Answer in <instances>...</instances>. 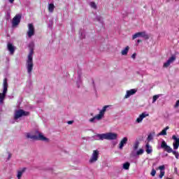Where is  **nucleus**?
I'll use <instances>...</instances> for the list:
<instances>
[{"instance_id":"f3484780","label":"nucleus","mask_w":179,"mask_h":179,"mask_svg":"<svg viewBox=\"0 0 179 179\" xmlns=\"http://www.w3.org/2000/svg\"><path fill=\"white\" fill-rule=\"evenodd\" d=\"M80 85H82V72L78 71L77 81H76L77 87H78V88L80 87Z\"/></svg>"},{"instance_id":"393cba45","label":"nucleus","mask_w":179,"mask_h":179,"mask_svg":"<svg viewBox=\"0 0 179 179\" xmlns=\"http://www.w3.org/2000/svg\"><path fill=\"white\" fill-rule=\"evenodd\" d=\"M165 150L168 152V153H173L174 152V150H173V148H171L170 146H167L166 148H165Z\"/></svg>"},{"instance_id":"2f4dec72","label":"nucleus","mask_w":179,"mask_h":179,"mask_svg":"<svg viewBox=\"0 0 179 179\" xmlns=\"http://www.w3.org/2000/svg\"><path fill=\"white\" fill-rule=\"evenodd\" d=\"M173 155H174L175 157H176L177 159H179V154L177 151H173Z\"/></svg>"},{"instance_id":"9b49d317","label":"nucleus","mask_w":179,"mask_h":179,"mask_svg":"<svg viewBox=\"0 0 179 179\" xmlns=\"http://www.w3.org/2000/svg\"><path fill=\"white\" fill-rule=\"evenodd\" d=\"M176 61V56H172L171 57H170L165 63H164V68H169V66H170V65H171V64H173V62H174Z\"/></svg>"},{"instance_id":"7ed1b4c3","label":"nucleus","mask_w":179,"mask_h":179,"mask_svg":"<svg viewBox=\"0 0 179 179\" xmlns=\"http://www.w3.org/2000/svg\"><path fill=\"white\" fill-rule=\"evenodd\" d=\"M28 139H33L34 141H43V142H50V139L44 136L42 133L36 131V135H33L30 133H27L26 135Z\"/></svg>"},{"instance_id":"5701e85b","label":"nucleus","mask_w":179,"mask_h":179,"mask_svg":"<svg viewBox=\"0 0 179 179\" xmlns=\"http://www.w3.org/2000/svg\"><path fill=\"white\" fill-rule=\"evenodd\" d=\"M92 90L94 93L97 92V89L96 88V84L94 83V80H92V83L91 85Z\"/></svg>"},{"instance_id":"473e14b6","label":"nucleus","mask_w":179,"mask_h":179,"mask_svg":"<svg viewBox=\"0 0 179 179\" xmlns=\"http://www.w3.org/2000/svg\"><path fill=\"white\" fill-rule=\"evenodd\" d=\"M151 176H152V177H155V176H156V170L152 169Z\"/></svg>"},{"instance_id":"f257e3e1","label":"nucleus","mask_w":179,"mask_h":179,"mask_svg":"<svg viewBox=\"0 0 179 179\" xmlns=\"http://www.w3.org/2000/svg\"><path fill=\"white\" fill-rule=\"evenodd\" d=\"M95 141H104L106 139L107 141H115L118 138V134L117 133H105L101 134H96L93 136Z\"/></svg>"},{"instance_id":"f03ea898","label":"nucleus","mask_w":179,"mask_h":179,"mask_svg":"<svg viewBox=\"0 0 179 179\" xmlns=\"http://www.w3.org/2000/svg\"><path fill=\"white\" fill-rule=\"evenodd\" d=\"M33 54H34L33 49H31L28 55L27 62H26V68H27V73H29V75H31L33 67L34 66V64H33Z\"/></svg>"},{"instance_id":"412c9836","label":"nucleus","mask_w":179,"mask_h":179,"mask_svg":"<svg viewBox=\"0 0 179 179\" xmlns=\"http://www.w3.org/2000/svg\"><path fill=\"white\" fill-rule=\"evenodd\" d=\"M169 129V126H167L158 135L159 136H160V135H162V136L167 135V129Z\"/></svg>"},{"instance_id":"ddd939ff","label":"nucleus","mask_w":179,"mask_h":179,"mask_svg":"<svg viewBox=\"0 0 179 179\" xmlns=\"http://www.w3.org/2000/svg\"><path fill=\"white\" fill-rule=\"evenodd\" d=\"M146 117H149V113H148L146 112L143 113L136 119V122H137V124H141V122H142V121H143V118H146Z\"/></svg>"},{"instance_id":"aec40b11","label":"nucleus","mask_w":179,"mask_h":179,"mask_svg":"<svg viewBox=\"0 0 179 179\" xmlns=\"http://www.w3.org/2000/svg\"><path fill=\"white\" fill-rule=\"evenodd\" d=\"M128 51H129V46H127L124 49L122 50V55H127Z\"/></svg>"},{"instance_id":"c85d7f7f","label":"nucleus","mask_w":179,"mask_h":179,"mask_svg":"<svg viewBox=\"0 0 179 179\" xmlns=\"http://www.w3.org/2000/svg\"><path fill=\"white\" fill-rule=\"evenodd\" d=\"M96 20H97V22H100V23H103V17L101 16H96Z\"/></svg>"},{"instance_id":"bb28decb","label":"nucleus","mask_w":179,"mask_h":179,"mask_svg":"<svg viewBox=\"0 0 179 179\" xmlns=\"http://www.w3.org/2000/svg\"><path fill=\"white\" fill-rule=\"evenodd\" d=\"M145 150L143 149H140L136 152V156H140V155H143Z\"/></svg>"},{"instance_id":"ea45409f","label":"nucleus","mask_w":179,"mask_h":179,"mask_svg":"<svg viewBox=\"0 0 179 179\" xmlns=\"http://www.w3.org/2000/svg\"><path fill=\"white\" fill-rule=\"evenodd\" d=\"M10 3H13L15 2V0H9Z\"/></svg>"},{"instance_id":"cd10ccee","label":"nucleus","mask_w":179,"mask_h":179,"mask_svg":"<svg viewBox=\"0 0 179 179\" xmlns=\"http://www.w3.org/2000/svg\"><path fill=\"white\" fill-rule=\"evenodd\" d=\"M169 145H167V143H166V141H162V143L161 144V148H162V149H165Z\"/></svg>"},{"instance_id":"20e7f679","label":"nucleus","mask_w":179,"mask_h":179,"mask_svg":"<svg viewBox=\"0 0 179 179\" xmlns=\"http://www.w3.org/2000/svg\"><path fill=\"white\" fill-rule=\"evenodd\" d=\"M109 106H105L103 107L102 110L99 111V113L95 115L94 117L90 119V122H96V121H100L103 117L107 108Z\"/></svg>"},{"instance_id":"c756f323","label":"nucleus","mask_w":179,"mask_h":179,"mask_svg":"<svg viewBox=\"0 0 179 179\" xmlns=\"http://www.w3.org/2000/svg\"><path fill=\"white\" fill-rule=\"evenodd\" d=\"M139 148V142L135 143L134 145V150H137V149Z\"/></svg>"},{"instance_id":"7c9ffc66","label":"nucleus","mask_w":179,"mask_h":179,"mask_svg":"<svg viewBox=\"0 0 179 179\" xmlns=\"http://www.w3.org/2000/svg\"><path fill=\"white\" fill-rule=\"evenodd\" d=\"M90 6H91V8H93L94 9H96V8H97V6L96 5V3L94 2H91Z\"/></svg>"},{"instance_id":"58836bf2","label":"nucleus","mask_w":179,"mask_h":179,"mask_svg":"<svg viewBox=\"0 0 179 179\" xmlns=\"http://www.w3.org/2000/svg\"><path fill=\"white\" fill-rule=\"evenodd\" d=\"M10 157H12V154L8 152V160H9V159H10Z\"/></svg>"},{"instance_id":"b1692460","label":"nucleus","mask_w":179,"mask_h":179,"mask_svg":"<svg viewBox=\"0 0 179 179\" xmlns=\"http://www.w3.org/2000/svg\"><path fill=\"white\" fill-rule=\"evenodd\" d=\"M129 166H130L129 162H126L123 164L122 168L124 169V170H129Z\"/></svg>"},{"instance_id":"e433bc0d","label":"nucleus","mask_w":179,"mask_h":179,"mask_svg":"<svg viewBox=\"0 0 179 179\" xmlns=\"http://www.w3.org/2000/svg\"><path fill=\"white\" fill-rule=\"evenodd\" d=\"M131 58H133V59H135V58H136V53H134V54L131 55Z\"/></svg>"},{"instance_id":"6ab92c4d","label":"nucleus","mask_w":179,"mask_h":179,"mask_svg":"<svg viewBox=\"0 0 179 179\" xmlns=\"http://www.w3.org/2000/svg\"><path fill=\"white\" fill-rule=\"evenodd\" d=\"M24 171H26V168H22V170L17 171V178H22V176H23V173H24Z\"/></svg>"},{"instance_id":"4be33fe9","label":"nucleus","mask_w":179,"mask_h":179,"mask_svg":"<svg viewBox=\"0 0 179 179\" xmlns=\"http://www.w3.org/2000/svg\"><path fill=\"white\" fill-rule=\"evenodd\" d=\"M55 8V6H54V4L50 3L48 5V10H49V12H50V13H52L54 12V8Z\"/></svg>"},{"instance_id":"f8f14e48","label":"nucleus","mask_w":179,"mask_h":179,"mask_svg":"<svg viewBox=\"0 0 179 179\" xmlns=\"http://www.w3.org/2000/svg\"><path fill=\"white\" fill-rule=\"evenodd\" d=\"M136 92H138V90L136 89H131L130 90H127L126 92L124 99H129V97H131V96H134V94H135Z\"/></svg>"},{"instance_id":"f704fd0d","label":"nucleus","mask_w":179,"mask_h":179,"mask_svg":"<svg viewBox=\"0 0 179 179\" xmlns=\"http://www.w3.org/2000/svg\"><path fill=\"white\" fill-rule=\"evenodd\" d=\"M148 139L150 141H153V134H150L149 136H148Z\"/></svg>"},{"instance_id":"0eeeda50","label":"nucleus","mask_w":179,"mask_h":179,"mask_svg":"<svg viewBox=\"0 0 179 179\" xmlns=\"http://www.w3.org/2000/svg\"><path fill=\"white\" fill-rule=\"evenodd\" d=\"M99 156H100V151H99V150H93L91 157L89 160V163L90 164H93V163H96V162L99 160Z\"/></svg>"},{"instance_id":"4c0bfd02","label":"nucleus","mask_w":179,"mask_h":179,"mask_svg":"<svg viewBox=\"0 0 179 179\" xmlns=\"http://www.w3.org/2000/svg\"><path fill=\"white\" fill-rule=\"evenodd\" d=\"M67 124H69V125H71V124H73V121H69Z\"/></svg>"},{"instance_id":"4468645a","label":"nucleus","mask_w":179,"mask_h":179,"mask_svg":"<svg viewBox=\"0 0 179 179\" xmlns=\"http://www.w3.org/2000/svg\"><path fill=\"white\" fill-rule=\"evenodd\" d=\"M172 139H173L174 142L173 143V149L177 150L179 148V138H178L177 136H173Z\"/></svg>"},{"instance_id":"72a5a7b5","label":"nucleus","mask_w":179,"mask_h":179,"mask_svg":"<svg viewBox=\"0 0 179 179\" xmlns=\"http://www.w3.org/2000/svg\"><path fill=\"white\" fill-rule=\"evenodd\" d=\"M164 176V171H161L159 174V178H163Z\"/></svg>"},{"instance_id":"a19ab883","label":"nucleus","mask_w":179,"mask_h":179,"mask_svg":"<svg viewBox=\"0 0 179 179\" xmlns=\"http://www.w3.org/2000/svg\"><path fill=\"white\" fill-rule=\"evenodd\" d=\"M141 43V40L137 41V43L139 44Z\"/></svg>"},{"instance_id":"6e6552de","label":"nucleus","mask_w":179,"mask_h":179,"mask_svg":"<svg viewBox=\"0 0 179 179\" xmlns=\"http://www.w3.org/2000/svg\"><path fill=\"white\" fill-rule=\"evenodd\" d=\"M34 34H36L34 24H33V23L28 24V31H27V36L28 38H31Z\"/></svg>"},{"instance_id":"1a4fd4ad","label":"nucleus","mask_w":179,"mask_h":179,"mask_svg":"<svg viewBox=\"0 0 179 179\" xmlns=\"http://www.w3.org/2000/svg\"><path fill=\"white\" fill-rule=\"evenodd\" d=\"M138 37H142L143 38H145V40H148L149 35L146 34V31H141V32H137L132 36V39L135 40V38H138Z\"/></svg>"},{"instance_id":"9d476101","label":"nucleus","mask_w":179,"mask_h":179,"mask_svg":"<svg viewBox=\"0 0 179 179\" xmlns=\"http://www.w3.org/2000/svg\"><path fill=\"white\" fill-rule=\"evenodd\" d=\"M20 19H22V15L17 14L13 18L12 21L13 27L17 26L20 23Z\"/></svg>"},{"instance_id":"dca6fc26","label":"nucleus","mask_w":179,"mask_h":179,"mask_svg":"<svg viewBox=\"0 0 179 179\" xmlns=\"http://www.w3.org/2000/svg\"><path fill=\"white\" fill-rule=\"evenodd\" d=\"M7 50L10 52V54L11 55H13V54L15 53V50H16V48L15 47V45H13V44L8 43L7 45Z\"/></svg>"},{"instance_id":"a211bd4d","label":"nucleus","mask_w":179,"mask_h":179,"mask_svg":"<svg viewBox=\"0 0 179 179\" xmlns=\"http://www.w3.org/2000/svg\"><path fill=\"white\" fill-rule=\"evenodd\" d=\"M145 151L148 153V155H150L153 152V149L152 148V146L149 145V143H147V144L145 145Z\"/></svg>"},{"instance_id":"2eb2a0df","label":"nucleus","mask_w":179,"mask_h":179,"mask_svg":"<svg viewBox=\"0 0 179 179\" xmlns=\"http://www.w3.org/2000/svg\"><path fill=\"white\" fill-rule=\"evenodd\" d=\"M127 142H128V138L124 137L120 141V143H119V149L120 150H122V149L124 148V146H125V145H127Z\"/></svg>"},{"instance_id":"a878e982","label":"nucleus","mask_w":179,"mask_h":179,"mask_svg":"<svg viewBox=\"0 0 179 179\" xmlns=\"http://www.w3.org/2000/svg\"><path fill=\"white\" fill-rule=\"evenodd\" d=\"M159 97H160V94H157V95H154L152 96V103H156L157 99H159Z\"/></svg>"},{"instance_id":"c9c22d12","label":"nucleus","mask_w":179,"mask_h":179,"mask_svg":"<svg viewBox=\"0 0 179 179\" xmlns=\"http://www.w3.org/2000/svg\"><path fill=\"white\" fill-rule=\"evenodd\" d=\"M159 170H161V171H163L162 170H164V165L159 166Z\"/></svg>"},{"instance_id":"423d86ee","label":"nucleus","mask_w":179,"mask_h":179,"mask_svg":"<svg viewBox=\"0 0 179 179\" xmlns=\"http://www.w3.org/2000/svg\"><path fill=\"white\" fill-rule=\"evenodd\" d=\"M30 115V113L29 111H24L23 109H19L15 111L14 119L15 121L19 120V118H22V117H27Z\"/></svg>"},{"instance_id":"39448f33","label":"nucleus","mask_w":179,"mask_h":179,"mask_svg":"<svg viewBox=\"0 0 179 179\" xmlns=\"http://www.w3.org/2000/svg\"><path fill=\"white\" fill-rule=\"evenodd\" d=\"M8 78H4L3 82V92L0 93V104L3 103L5 97H6V94L8 93Z\"/></svg>"},{"instance_id":"79ce46f5","label":"nucleus","mask_w":179,"mask_h":179,"mask_svg":"<svg viewBox=\"0 0 179 179\" xmlns=\"http://www.w3.org/2000/svg\"><path fill=\"white\" fill-rule=\"evenodd\" d=\"M167 179H171V178H167Z\"/></svg>"}]
</instances>
